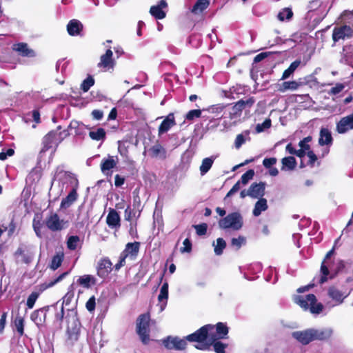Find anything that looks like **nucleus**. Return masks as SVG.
<instances>
[{"mask_svg": "<svg viewBox=\"0 0 353 353\" xmlns=\"http://www.w3.org/2000/svg\"><path fill=\"white\" fill-rule=\"evenodd\" d=\"M214 326L210 324L205 325L194 333L189 334L186 336V340L190 342H197L198 345L195 347L201 350H208L210 346L205 341L208 339L209 341L214 340L213 331Z\"/></svg>", "mask_w": 353, "mask_h": 353, "instance_id": "1", "label": "nucleus"}, {"mask_svg": "<svg viewBox=\"0 0 353 353\" xmlns=\"http://www.w3.org/2000/svg\"><path fill=\"white\" fill-rule=\"evenodd\" d=\"M294 302L305 310H309L313 314H319L323 309L321 303H317L315 295L309 294L307 295H296L294 298Z\"/></svg>", "mask_w": 353, "mask_h": 353, "instance_id": "2", "label": "nucleus"}, {"mask_svg": "<svg viewBox=\"0 0 353 353\" xmlns=\"http://www.w3.org/2000/svg\"><path fill=\"white\" fill-rule=\"evenodd\" d=\"M243 225V219L241 213L234 212L228 214L219 221V226L221 229H231L234 231L241 230Z\"/></svg>", "mask_w": 353, "mask_h": 353, "instance_id": "3", "label": "nucleus"}, {"mask_svg": "<svg viewBox=\"0 0 353 353\" xmlns=\"http://www.w3.org/2000/svg\"><path fill=\"white\" fill-rule=\"evenodd\" d=\"M150 321L148 314H143L137 320V333L143 344H148L150 341Z\"/></svg>", "mask_w": 353, "mask_h": 353, "instance_id": "4", "label": "nucleus"}, {"mask_svg": "<svg viewBox=\"0 0 353 353\" xmlns=\"http://www.w3.org/2000/svg\"><path fill=\"white\" fill-rule=\"evenodd\" d=\"M69 135V133L64 130L63 132H60L59 134L55 131H51L47 134L43 139V148L41 152H45L47 150L54 148L55 150L58 144Z\"/></svg>", "mask_w": 353, "mask_h": 353, "instance_id": "5", "label": "nucleus"}, {"mask_svg": "<svg viewBox=\"0 0 353 353\" xmlns=\"http://www.w3.org/2000/svg\"><path fill=\"white\" fill-rule=\"evenodd\" d=\"M57 181L59 184L70 183L72 187L78 186L79 184L76 176L70 172L64 170L61 166L58 167L55 171L52 185Z\"/></svg>", "mask_w": 353, "mask_h": 353, "instance_id": "6", "label": "nucleus"}, {"mask_svg": "<svg viewBox=\"0 0 353 353\" xmlns=\"http://www.w3.org/2000/svg\"><path fill=\"white\" fill-rule=\"evenodd\" d=\"M45 223L47 228L52 232L61 231L68 227V221L61 219L59 216L53 212H51L46 217Z\"/></svg>", "mask_w": 353, "mask_h": 353, "instance_id": "7", "label": "nucleus"}, {"mask_svg": "<svg viewBox=\"0 0 353 353\" xmlns=\"http://www.w3.org/2000/svg\"><path fill=\"white\" fill-rule=\"evenodd\" d=\"M163 343L167 349H174L176 350H183L187 345L185 339H180L176 336H168L163 340Z\"/></svg>", "mask_w": 353, "mask_h": 353, "instance_id": "8", "label": "nucleus"}, {"mask_svg": "<svg viewBox=\"0 0 353 353\" xmlns=\"http://www.w3.org/2000/svg\"><path fill=\"white\" fill-rule=\"evenodd\" d=\"M17 259H20V261L26 264H29L32 262L34 252L28 247L26 245H20L14 253Z\"/></svg>", "mask_w": 353, "mask_h": 353, "instance_id": "9", "label": "nucleus"}, {"mask_svg": "<svg viewBox=\"0 0 353 353\" xmlns=\"http://www.w3.org/2000/svg\"><path fill=\"white\" fill-rule=\"evenodd\" d=\"M351 130H353V113L342 117L336 125L339 134H345Z\"/></svg>", "mask_w": 353, "mask_h": 353, "instance_id": "10", "label": "nucleus"}, {"mask_svg": "<svg viewBox=\"0 0 353 353\" xmlns=\"http://www.w3.org/2000/svg\"><path fill=\"white\" fill-rule=\"evenodd\" d=\"M292 336L299 343L304 345L313 341L312 328L293 332L292 333Z\"/></svg>", "mask_w": 353, "mask_h": 353, "instance_id": "11", "label": "nucleus"}, {"mask_svg": "<svg viewBox=\"0 0 353 353\" xmlns=\"http://www.w3.org/2000/svg\"><path fill=\"white\" fill-rule=\"evenodd\" d=\"M352 32V29L348 26L336 27L333 30L332 39L334 42H337L341 39L350 38Z\"/></svg>", "mask_w": 353, "mask_h": 353, "instance_id": "12", "label": "nucleus"}, {"mask_svg": "<svg viewBox=\"0 0 353 353\" xmlns=\"http://www.w3.org/2000/svg\"><path fill=\"white\" fill-rule=\"evenodd\" d=\"M80 323L77 316H73L72 323L71 325H68L67 329L68 339L72 341H76L78 340L80 334Z\"/></svg>", "mask_w": 353, "mask_h": 353, "instance_id": "13", "label": "nucleus"}, {"mask_svg": "<svg viewBox=\"0 0 353 353\" xmlns=\"http://www.w3.org/2000/svg\"><path fill=\"white\" fill-rule=\"evenodd\" d=\"M312 339L314 341H326L333 334V329L325 327L321 329L312 328Z\"/></svg>", "mask_w": 353, "mask_h": 353, "instance_id": "14", "label": "nucleus"}, {"mask_svg": "<svg viewBox=\"0 0 353 353\" xmlns=\"http://www.w3.org/2000/svg\"><path fill=\"white\" fill-rule=\"evenodd\" d=\"M113 52L110 49H108L105 53L101 56L98 67L103 68L106 70L113 69L114 61L112 59Z\"/></svg>", "mask_w": 353, "mask_h": 353, "instance_id": "15", "label": "nucleus"}, {"mask_svg": "<svg viewBox=\"0 0 353 353\" xmlns=\"http://www.w3.org/2000/svg\"><path fill=\"white\" fill-rule=\"evenodd\" d=\"M77 188L78 186L72 187L68 194L62 199L60 205L61 209H67L70 208L77 200Z\"/></svg>", "mask_w": 353, "mask_h": 353, "instance_id": "16", "label": "nucleus"}, {"mask_svg": "<svg viewBox=\"0 0 353 353\" xmlns=\"http://www.w3.org/2000/svg\"><path fill=\"white\" fill-rule=\"evenodd\" d=\"M265 183H254L249 188L250 196L254 199L263 198L265 194Z\"/></svg>", "mask_w": 353, "mask_h": 353, "instance_id": "17", "label": "nucleus"}, {"mask_svg": "<svg viewBox=\"0 0 353 353\" xmlns=\"http://www.w3.org/2000/svg\"><path fill=\"white\" fill-rule=\"evenodd\" d=\"M327 294L328 296L336 303V305L341 304L344 299L349 295V293L342 292L335 287H330L328 289Z\"/></svg>", "mask_w": 353, "mask_h": 353, "instance_id": "18", "label": "nucleus"}, {"mask_svg": "<svg viewBox=\"0 0 353 353\" xmlns=\"http://www.w3.org/2000/svg\"><path fill=\"white\" fill-rule=\"evenodd\" d=\"M334 248H333L331 250H330L321 263V276L319 280L320 283H323L327 281V276L329 275V269H328V260L331 257V256L334 254Z\"/></svg>", "mask_w": 353, "mask_h": 353, "instance_id": "19", "label": "nucleus"}, {"mask_svg": "<svg viewBox=\"0 0 353 353\" xmlns=\"http://www.w3.org/2000/svg\"><path fill=\"white\" fill-rule=\"evenodd\" d=\"M49 307L40 308L34 311L31 314V320L38 326H42L46 321V311Z\"/></svg>", "mask_w": 353, "mask_h": 353, "instance_id": "20", "label": "nucleus"}, {"mask_svg": "<svg viewBox=\"0 0 353 353\" xmlns=\"http://www.w3.org/2000/svg\"><path fill=\"white\" fill-rule=\"evenodd\" d=\"M112 270V263L108 258L102 259L98 266V275L105 278Z\"/></svg>", "mask_w": 353, "mask_h": 353, "instance_id": "21", "label": "nucleus"}, {"mask_svg": "<svg viewBox=\"0 0 353 353\" xmlns=\"http://www.w3.org/2000/svg\"><path fill=\"white\" fill-rule=\"evenodd\" d=\"M13 50L17 52L19 55L26 57H35V52L33 50L28 48L26 43H18L12 46Z\"/></svg>", "mask_w": 353, "mask_h": 353, "instance_id": "22", "label": "nucleus"}, {"mask_svg": "<svg viewBox=\"0 0 353 353\" xmlns=\"http://www.w3.org/2000/svg\"><path fill=\"white\" fill-rule=\"evenodd\" d=\"M333 138L331 131L327 128H321L319 132V144L321 146L332 145Z\"/></svg>", "mask_w": 353, "mask_h": 353, "instance_id": "23", "label": "nucleus"}, {"mask_svg": "<svg viewBox=\"0 0 353 353\" xmlns=\"http://www.w3.org/2000/svg\"><path fill=\"white\" fill-rule=\"evenodd\" d=\"M168 6L165 0H161L156 6H152L150 8V12L157 19H162L165 17V12L163 10V8Z\"/></svg>", "mask_w": 353, "mask_h": 353, "instance_id": "24", "label": "nucleus"}, {"mask_svg": "<svg viewBox=\"0 0 353 353\" xmlns=\"http://www.w3.org/2000/svg\"><path fill=\"white\" fill-rule=\"evenodd\" d=\"M86 129L87 127L83 123L75 120L72 121L68 125V130H74V134L81 138H84L85 136Z\"/></svg>", "mask_w": 353, "mask_h": 353, "instance_id": "25", "label": "nucleus"}, {"mask_svg": "<svg viewBox=\"0 0 353 353\" xmlns=\"http://www.w3.org/2000/svg\"><path fill=\"white\" fill-rule=\"evenodd\" d=\"M176 125L173 113H170L162 121L159 127V134H162L167 132L172 127Z\"/></svg>", "mask_w": 353, "mask_h": 353, "instance_id": "26", "label": "nucleus"}, {"mask_svg": "<svg viewBox=\"0 0 353 353\" xmlns=\"http://www.w3.org/2000/svg\"><path fill=\"white\" fill-rule=\"evenodd\" d=\"M117 161L114 159L112 156H108V158H105L102 160L101 163V172L106 175L110 173V170L116 167Z\"/></svg>", "mask_w": 353, "mask_h": 353, "instance_id": "27", "label": "nucleus"}, {"mask_svg": "<svg viewBox=\"0 0 353 353\" xmlns=\"http://www.w3.org/2000/svg\"><path fill=\"white\" fill-rule=\"evenodd\" d=\"M228 334V328L226 325L223 323H218L213 331L214 338L215 339L214 341L225 339Z\"/></svg>", "mask_w": 353, "mask_h": 353, "instance_id": "28", "label": "nucleus"}, {"mask_svg": "<svg viewBox=\"0 0 353 353\" xmlns=\"http://www.w3.org/2000/svg\"><path fill=\"white\" fill-rule=\"evenodd\" d=\"M82 28L83 26L79 21L77 19H72L69 21L67 26V30L70 35L77 36L80 34Z\"/></svg>", "mask_w": 353, "mask_h": 353, "instance_id": "29", "label": "nucleus"}, {"mask_svg": "<svg viewBox=\"0 0 353 353\" xmlns=\"http://www.w3.org/2000/svg\"><path fill=\"white\" fill-rule=\"evenodd\" d=\"M140 247L139 242L128 243L125 245V250L122 252L125 256L134 259L139 253Z\"/></svg>", "mask_w": 353, "mask_h": 353, "instance_id": "30", "label": "nucleus"}, {"mask_svg": "<svg viewBox=\"0 0 353 353\" xmlns=\"http://www.w3.org/2000/svg\"><path fill=\"white\" fill-rule=\"evenodd\" d=\"M106 222L109 227L114 228L120 225V216L117 211L112 210L109 212Z\"/></svg>", "mask_w": 353, "mask_h": 353, "instance_id": "31", "label": "nucleus"}, {"mask_svg": "<svg viewBox=\"0 0 353 353\" xmlns=\"http://www.w3.org/2000/svg\"><path fill=\"white\" fill-rule=\"evenodd\" d=\"M250 131L249 130H244L242 133L236 135L234 140V147L239 150L247 141L250 140Z\"/></svg>", "mask_w": 353, "mask_h": 353, "instance_id": "32", "label": "nucleus"}, {"mask_svg": "<svg viewBox=\"0 0 353 353\" xmlns=\"http://www.w3.org/2000/svg\"><path fill=\"white\" fill-rule=\"evenodd\" d=\"M268 208V201L265 198H260L255 203L252 214L254 216H259Z\"/></svg>", "mask_w": 353, "mask_h": 353, "instance_id": "33", "label": "nucleus"}, {"mask_svg": "<svg viewBox=\"0 0 353 353\" xmlns=\"http://www.w3.org/2000/svg\"><path fill=\"white\" fill-rule=\"evenodd\" d=\"M168 298V284L164 283L161 288L160 293L158 296V300L159 302L163 303L161 305V311L163 310Z\"/></svg>", "mask_w": 353, "mask_h": 353, "instance_id": "34", "label": "nucleus"}, {"mask_svg": "<svg viewBox=\"0 0 353 353\" xmlns=\"http://www.w3.org/2000/svg\"><path fill=\"white\" fill-rule=\"evenodd\" d=\"M150 155L152 157H159L161 159H165L166 150L160 144H155L150 149Z\"/></svg>", "mask_w": 353, "mask_h": 353, "instance_id": "35", "label": "nucleus"}, {"mask_svg": "<svg viewBox=\"0 0 353 353\" xmlns=\"http://www.w3.org/2000/svg\"><path fill=\"white\" fill-rule=\"evenodd\" d=\"M282 170H292L296 166V161L294 157H284L281 160Z\"/></svg>", "mask_w": 353, "mask_h": 353, "instance_id": "36", "label": "nucleus"}, {"mask_svg": "<svg viewBox=\"0 0 353 353\" xmlns=\"http://www.w3.org/2000/svg\"><path fill=\"white\" fill-rule=\"evenodd\" d=\"M89 136L94 141H103L106 137V132L102 128H99L96 130H92L89 132Z\"/></svg>", "mask_w": 353, "mask_h": 353, "instance_id": "37", "label": "nucleus"}, {"mask_svg": "<svg viewBox=\"0 0 353 353\" xmlns=\"http://www.w3.org/2000/svg\"><path fill=\"white\" fill-rule=\"evenodd\" d=\"M214 158L207 157L203 159L201 165L200 166V173L202 176L205 175L212 168L214 163Z\"/></svg>", "mask_w": 353, "mask_h": 353, "instance_id": "38", "label": "nucleus"}, {"mask_svg": "<svg viewBox=\"0 0 353 353\" xmlns=\"http://www.w3.org/2000/svg\"><path fill=\"white\" fill-rule=\"evenodd\" d=\"M301 85V83L296 82V81H285L280 85L278 90L281 92H284L288 90H296Z\"/></svg>", "mask_w": 353, "mask_h": 353, "instance_id": "39", "label": "nucleus"}, {"mask_svg": "<svg viewBox=\"0 0 353 353\" xmlns=\"http://www.w3.org/2000/svg\"><path fill=\"white\" fill-rule=\"evenodd\" d=\"M209 4V0H197L192 8V12L194 14L201 13L208 7Z\"/></svg>", "mask_w": 353, "mask_h": 353, "instance_id": "40", "label": "nucleus"}, {"mask_svg": "<svg viewBox=\"0 0 353 353\" xmlns=\"http://www.w3.org/2000/svg\"><path fill=\"white\" fill-rule=\"evenodd\" d=\"M77 283L85 288H89L95 283V279L91 275H83L78 279Z\"/></svg>", "mask_w": 353, "mask_h": 353, "instance_id": "41", "label": "nucleus"}, {"mask_svg": "<svg viewBox=\"0 0 353 353\" xmlns=\"http://www.w3.org/2000/svg\"><path fill=\"white\" fill-rule=\"evenodd\" d=\"M212 245L215 254L219 256L223 254V250L226 247V242L223 238H218L216 242H213Z\"/></svg>", "mask_w": 353, "mask_h": 353, "instance_id": "42", "label": "nucleus"}, {"mask_svg": "<svg viewBox=\"0 0 353 353\" xmlns=\"http://www.w3.org/2000/svg\"><path fill=\"white\" fill-rule=\"evenodd\" d=\"M301 63V61L298 60V59L293 61L290 64L289 68L283 72L282 77H281V80H285V79H287L288 78H289L294 73V72L297 69V68L300 65Z\"/></svg>", "mask_w": 353, "mask_h": 353, "instance_id": "43", "label": "nucleus"}, {"mask_svg": "<svg viewBox=\"0 0 353 353\" xmlns=\"http://www.w3.org/2000/svg\"><path fill=\"white\" fill-rule=\"evenodd\" d=\"M293 17V12L290 8L282 9L278 14L277 18L281 21H290Z\"/></svg>", "mask_w": 353, "mask_h": 353, "instance_id": "44", "label": "nucleus"}, {"mask_svg": "<svg viewBox=\"0 0 353 353\" xmlns=\"http://www.w3.org/2000/svg\"><path fill=\"white\" fill-rule=\"evenodd\" d=\"M243 110L242 108V105L237 101L232 108L230 112V117L232 119H236L239 117L241 115L242 111Z\"/></svg>", "mask_w": 353, "mask_h": 353, "instance_id": "45", "label": "nucleus"}, {"mask_svg": "<svg viewBox=\"0 0 353 353\" xmlns=\"http://www.w3.org/2000/svg\"><path fill=\"white\" fill-rule=\"evenodd\" d=\"M74 297V285L72 284L70 285L68 288V292L62 298L61 302L60 301V304L68 305L70 303L72 299Z\"/></svg>", "mask_w": 353, "mask_h": 353, "instance_id": "46", "label": "nucleus"}, {"mask_svg": "<svg viewBox=\"0 0 353 353\" xmlns=\"http://www.w3.org/2000/svg\"><path fill=\"white\" fill-rule=\"evenodd\" d=\"M57 311L55 313V319L57 321H62L64 316V306L60 304V301H57L52 305Z\"/></svg>", "mask_w": 353, "mask_h": 353, "instance_id": "47", "label": "nucleus"}, {"mask_svg": "<svg viewBox=\"0 0 353 353\" xmlns=\"http://www.w3.org/2000/svg\"><path fill=\"white\" fill-rule=\"evenodd\" d=\"M63 259V254L62 253H57L55 254L51 261L50 268L55 270L61 266Z\"/></svg>", "mask_w": 353, "mask_h": 353, "instance_id": "48", "label": "nucleus"}, {"mask_svg": "<svg viewBox=\"0 0 353 353\" xmlns=\"http://www.w3.org/2000/svg\"><path fill=\"white\" fill-rule=\"evenodd\" d=\"M246 239L243 236H239L237 238H232L231 239V246L235 250H239L242 245H245Z\"/></svg>", "mask_w": 353, "mask_h": 353, "instance_id": "49", "label": "nucleus"}, {"mask_svg": "<svg viewBox=\"0 0 353 353\" xmlns=\"http://www.w3.org/2000/svg\"><path fill=\"white\" fill-rule=\"evenodd\" d=\"M272 123L270 119H266L262 123H258L255 128L256 133H261L271 127Z\"/></svg>", "mask_w": 353, "mask_h": 353, "instance_id": "50", "label": "nucleus"}, {"mask_svg": "<svg viewBox=\"0 0 353 353\" xmlns=\"http://www.w3.org/2000/svg\"><path fill=\"white\" fill-rule=\"evenodd\" d=\"M239 101L241 103V105H242V108L243 110H249L255 103V99L253 97H250L248 98L242 99Z\"/></svg>", "mask_w": 353, "mask_h": 353, "instance_id": "51", "label": "nucleus"}, {"mask_svg": "<svg viewBox=\"0 0 353 353\" xmlns=\"http://www.w3.org/2000/svg\"><path fill=\"white\" fill-rule=\"evenodd\" d=\"M79 237L78 236H71L68 238L67 241V247L68 249L71 250H74L77 249L78 244L79 243Z\"/></svg>", "mask_w": 353, "mask_h": 353, "instance_id": "52", "label": "nucleus"}, {"mask_svg": "<svg viewBox=\"0 0 353 353\" xmlns=\"http://www.w3.org/2000/svg\"><path fill=\"white\" fill-rule=\"evenodd\" d=\"M211 341L213 346V350L216 353H225V349L227 347L226 344L216 340Z\"/></svg>", "mask_w": 353, "mask_h": 353, "instance_id": "53", "label": "nucleus"}, {"mask_svg": "<svg viewBox=\"0 0 353 353\" xmlns=\"http://www.w3.org/2000/svg\"><path fill=\"white\" fill-rule=\"evenodd\" d=\"M94 84V79L92 77L89 76L85 80H83L81 85V88L84 92H86Z\"/></svg>", "mask_w": 353, "mask_h": 353, "instance_id": "54", "label": "nucleus"}, {"mask_svg": "<svg viewBox=\"0 0 353 353\" xmlns=\"http://www.w3.org/2000/svg\"><path fill=\"white\" fill-rule=\"evenodd\" d=\"M226 105L223 103H219L216 105H211L205 109V111H208L210 113L212 114H220L222 111L225 108Z\"/></svg>", "mask_w": 353, "mask_h": 353, "instance_id": "55", "label": "nucleus"}, {"mask_svg": "<svg viewBox=\"0 0 353 353\" xmlns=\"http://www.w3.org/2000/svg\"><path fill=\"white\" fill-rule=\"evenodd\" d=\"M254 176V171L252 169L248 170L246 172H245L241 177L239 180L241 183L243 185H246L250 180L253 179Z\"/></svg>", "mask_w": 353, "mask_h": 353, "instance_id": "56", "label": "nucleus"}, {"mask_svg": "<svg viewBox=\"0 0 353 353\" xmlns=\"http://www.w3.org/2000/svg\"><path fill=\"white\" fill-rule=\"evenodd\" d=\"M14 325H15V327H16V329H17V331L18 332V333L20 335H23V327H24L23 318L20 316H17L14 320Z\"/></svg>", "mask_w": 353, "mask_h": 353, "instance_id": "57", "label": "nucleus"}, {"mask_svg": "<svg viewBox=\"0 0 353 353\" xmlns=\"http://www.w3.org/2000/svg\"><path fill=\"white\" fill-rule=\"evenodd\" d=\"M39 296V294L37 292H33L29 295L26 303V305L28 308L32 309L34 307V303L37 299H38Z\"/></svg>", "mask_w": 353, "mask_h": 353, "instance_id": "58", "label": "nucleus"}, {"mask_svg": "<svg viewBox=\"0 0 353 353\" xmlns=\"http://www.w3.org/2000/svg\"><path fill=\"white\" fill-rule=\"evenodd\" d=\"M193 227L196 230V234L199 236L205 235L207 232L208 225L206 223L194 225Z\"/></svg>", "mask_w": 353, "mask_h": 353, "instance_id": "59", "label": "nucleus"}, {"mask_svg": "<svg viewBox=\"0 0 353 353\" xmlns=\"http://www.w3.org/2000/svg\"><path fill=\"white\" fill-rule=\"evenodd\" d=\"M201 111L200 110H190L185 116V119L188 121H192L194 118H199L201 117Z\"/></svg>", "mask_w": 353, "mask_h": 353, "instance_id": "60", "label": "nucleus"}, {"mask_svg": "<svg viewBox=\"0 0 353 353\" xmlns=\"http://www.w3.org/2000/svg\"><path fill=\"white\" fill-rule=\"evenodd\" d=\"M345 88V85L343 83H338L335 85V86L332 87L328 93L330 94L336 95L341 92L343 91V90Z\"/></svg>", "mask_w": 353, "mask_h": 353, "instance_id": "61", "label": "nucleus"}, {"mask_svg": "<svg viewBox=\"0 0 353 353\" xmlns=\"http://www.w3.org/2000/svg\"><path fill=\"white\" fill-rule=\"evenodd\" d=\"M276 161L277 160L275 157L265 158L263 161V165L265 168L268 169L273 167L276 163Z\"/></svg>", "mask_w": 353, "mask_h": 353, "instance_id": "62", "label": "nucleus"}, {"mask_svg": "<svg viewBox=\"0 0 353 353\" xmlns=\"http://www.w3.org/2000/svg\"><path fill=\"white\" fill-rule=\"evenodd\" d=\"M183 243L184 246L183 248H181V249H180L181 252H182V253L190 252L191 250H192V243L190 241V239H185L183 241Z\"/></svg>", "mask_w": 353, "mask_h": 353, "instance_id": "63", "label": "nucleus"}, {"mask_svg": "<svg viewBox=\"0 0 353 353\" xmlns=\"http://www.w3.org/2000/svg\"><path fill=\"white\" fill-rule=\"evenodd\" d=\"M17 225L16 223L12 220L8 227L5 228V230L8 231V235L9 236H12L16 231Z\"/></svg>", "mask_w": 353, "mask_h": 353, "instance_id": "64", "label": "nucleus"}]
</instances>
